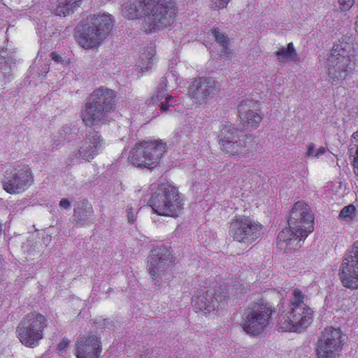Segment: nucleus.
Wrapping results in <instances>:
<instances>
[{"label": "nucleus", "instance_id": "f257e3e1", "mask_svg": "<svg viewBox=\"0 0 358 358\" xmlns=\"http://www.w3.org/2000/svg\"><path fill=\"white\" fill-rule=\"evenodd\" d=\"M176 13L172 0H127L122 8V15L127 19L143 18L142 28L146 33L171 27Z\"/></svg>", "mask_w": 358, "mask_h": 358}, {"label": "nucleus", "instance_id": "f03ea898", "mask_svg": "<svg viewBox=\"0 0 358 358\" xmlns=\"http://www.w3.org/2000/svg\"><path fill=\"white\" fill-rule=\"evenodd\" d=\"M288 227L278 236V246L285 250L301 247V242L314 231V216L310 206L304 201L294 203L288 220Z\"/></svg>", "mask_w": 358, "mask_h": 358}, {"label": "nucleus", "instance_id": "7ed1b4c3", "mask_svg": "<svg viewBox=\"0 0 358 358\" xmlns=\"http://www.w3.org/2000/svg\"><path fill=\"white\" fill-rule=\"evenodd\" d=\"M113 27V16L99 12L90 15L78 26L76 38L84 49L97 48L110 34Z\"/></svg>", "mask_w": 358, "mask_h": 358}, {"label": "nucleus", "instance_id": "20e7f679", "mask_svg": "<svg viewBox=\"0 0 358 358\" xmlns=\"http://www.w3.org/2000/svg\"><path fill=\"white\" fill-rule=\"evenodd\" d=\"M148 204L153 211L162 216L178 217L183 208L182 195L173 182L166 181L151 188Z\"/></svg>", "mask_w": 358, "mask_h": 358}, {"label": "nucleus", "instance_id": "39448f33", "mask_svg": "<svg viewBox=\"0 0 358 358\" xmlns=\"http://www.w3.org/2000/svg\"><path fill=\"white\" fill-rule=\"evenodd\" d=\"M165 150L162 140L140 141L130 151L128 160L136 167L151 169L159 164Z\"/></svg>", "mask_w": 358, "mask_h": 358}, {"label": "nucleus", "instance_id": "423d86ee", "mask_svg": "<svg viewBox=\"0 0 358 358\" xmlns=\"http://www.w3.org/2000/svg\"><path fill=\"white\" fill-rule=\"evenodd\" d=\"M48 320L45 315L34 311L27 314L17 327L16 334L20 341L26 347L36 348L44 337Z\"/></svg>", "mask_w": 358, "mask_h": 358}, {"label": "nucleus", "instance_id": "0eeeda50", "mask_svg": "<svg viewBox=\"0 0 358 358\" xmlns=\"http://www.w3.org/2000/svg\"><path fill=\"white\" fill-rule=\"evenodd\" d=\"M272 314L271 306L262 299L259 300L246 308L241 326L247 334L258 335L268 327Z\"/></svg>", "mask_w": 358, "mask_h": 358}, {"label": "nucleus", "instance_id": "6e6552de", "mask_svg": "<svg viewBox=\"0 0 358 358\" xmlns=\"http://www.w3.org/2000/svg\"><path fill=\"white\" fill-rule=\"evenodd\" d=\"M350 45L341 42L334 44L330 54L327 56V73L329 80L334 83L342 80L351 71V59L348 54Z\"/></svg>", "mask_w": 358, "mask_h": 358}, {"label": "nucleus", "instance_id": "1a4fd4ad", "mask_svg": "<svg viewBox=\"0 0 358 358\" xmlns=\"http://www.w3.org/2000/svg\"><path fill=\"white\" fill-rule=\"evenodd\" d=\"M262 225L245 215H236L230 222L229 234L234 241L251 244L262 234Z\"/></svg>", "mask_w": 358, "mask_h": 358}, {"label": "nucleus", "instance_id": "9d476101", "mask_svg": "<svg viewBox=\"0 0 358 358\" xmlns=\"http://www.w3.org/2000/svg\"><path fill=\"white\" fill-rule=\"evenodd\" d=\"M173 263V255L169 248L158 245L153 248L148 257L147 270L151 278L159 283L166 275L168 269Z\"/></svg>", "mask_w": 358, "mask_h": 358}, {"label": "nucleus", "instance_id": "9b49d317", "mask_svg": "<svg viewBox=\"0 0 358 358\" xmlns=\"http://www.w3.org/2000/svg\"><path fill=\"white\" fill-rule=\"evenodd\" d=\"M338 275L343 285L358 288V240L348 248L339 267Z\"/></svg>", "mask_w": 358, "mask_h": 358}, {"label": "nucleus", "instance_id": "f8f14e48", "mask_svg": "<svg viewBox=\"0 0 358 358\" xmlns=\"http://www.w3.org/2000/svg\"><path fill=\"white\" fill-rule=\"evenodd\" d=\"M34 178L30 169L23 166L6 171L1 180L2 188L10 194L25 192L33 183Z\"/></svg>", "mask_w": 358, "mask_h": 358}, {"label": "nucleus", "instance_id": "ddd939ff", "mask_svg": "<svg viewBox=\"0 0 358 358\" xmlns=\"http://www.w3.org/2000/svg\"><path fill=\"white\" fill-rule=\"evenodd\" d=\"M344 344L343 335L338 328H325L320 338L317 355L319 358H337Z\"/></svg>", "mask_w": 358, "mask_h": 358}, {"label": "nucleus", "instance_id": "4468645a", "mask_svg": "<svg viewBox=\"0 0 358 358\" xmlns=\"http://www.w3.org/2000/svg\"><path fill=\"white\" fill-rule=\"evenodd\" d=\"M291 294L292 310L289 312L301 331L311 323L313 311L303 303L304 295L300 289H293Z\"/></svg>", "mask_w": 358, "mask_h": 358}, {"label": "nucleus", "instance_id": "2eb2a0df", "mask_svg": "<svg viewBox=\"0 0 358 358\" xmlns=\"http://www.w3.org/2000/svg\"><path fill=\"white\" fill-rule=\"evenodd\" d=\"M105 143L97 131L86 135L85 141L79 148L74 150L72 155L80 161L90 162L104 148Z\"/></svg>", "mask_w": 358, "mask_h": 358}, {"label": "nucleus", "instance_id": "dca6fc26", "mask_svg": "<svg viewBox=\"0 0 358 358\" xmlns=\"http://www.w3.org/2000/svg\"><path fill=\"white\" fill-rule=\"evenodd\" d=\"M225 296L222 299L220 294L206 292L205 294L194 296L192 298V305L196 313H202L207 315L213 312L222 308Z\"/></svg>", "mask_w": 358, "mask_h": 358}, {"label": "nucleus", "instance_id": "f3484780", "mask_svg": "<svg viewBox=\"0 0 358 358\" xmlns=\"http://www.w3.org/2000/svg\"><path fill=\"white\" fill-rule=\"evenodd\" d=\"M102 352L101 338L96 335H86L76 341L75 355L77 358H99Z\"/></svg>", "mask_w": 358, "mask_h": 358}, {"label": "nucleus", "instance_id": "a211bd4d", "mask_svg": "<svg viewBox=\"0 0 358 358\" xmlns=\"http://www.w3.org/2000/svg\"><path fill=\"white\" fill-rule=\"evenodd\" d=\"M218 90V83L210 78H198L189 87V94L196 103L206 102L208 97Z\"/></svg>", "mask_w": 358, "mask_h": 358}, {"label": "nucleus", "instance_id": "6ab92c4d", "mask_svg": "<svg viewBox=\"0 0 358 358\" xmlns=\"http://www.w3.org/2000/svg\"><path fill=\"white\" fill-rule=\"evenodd\" d=\"M114 92L106 87H101L93 91L87 101L90 105L96 106L99 108L108 113L114 109Z\"/></svg>", "mask_w": 358, "mask_h": 358}, {"label": "nucleus", "instance_id": "aec40b11", "mask_svg": "<svg viewBox=\"0 0 358 358\" xmlns=\"http://www.w3.org/2000/svg\"><path fill=\"white\" fill-rule=\"evenodd\" d=\"M254 104L250 101L242 102L238 106L239 117L243 123L252 128H257L259 127L262 117L252 108Z\"/></svg>", "mask_w": 358, "mask_h": 358}, {"label": "nucleus", "instance_id": "412c9836", "mask_svg": "<svg viewBox=\"0 0 358 358\" xmlns=\"http://www.w3.org/2000/svg\"><path fill=\"white\" fill-rule=\"evenodd\" d=\"M106 112L87 103L81 112V117L86 126L96 125L101 122Z\"/></svg>", "mask_w": 358, "mask_h": 358}, {"label": "nucleus", "instance_id": "4be33fe9", "mask_svg": "<svg viewBox=\"0 0 358 358\" xmlns=\"http://www.w3.org/2000/svg\"><path fill=\"white\" fill-rule=\"evenodd\" d=\"M83 0H57L52 6V13L59 17H66L73 14L83 3Z\"/></svg>", "mask_w": 358, "mask_h": 358}, {"label": "nucleus", "instance_id": "5701e85b", "mask_svg": "<svg viewBox=\"0 0 358 358\" xmlns=\"http://www.w3.org/2000/svg\"><path fill=\"white\" fill-rule=\"evenodd\" d=\"M165 83H160L155 93L148 100V103L152 105H155L158 102H160L162 112L168 110V106H172L175 103V101H173V103L171 102L169 103L170 101H173V98L172 96L166 94V89L165 88Z\"/></svg>", "mask_w": 358, "mask_h": 358}, {"label": "nucleus", "instance_id": "b1692460", "mask_svg": "<svg viewBox=\"0 0 358 358\" xmlns=\"http://www.w3.org/2000/svg\"><path fill=\"white\" fill-rule=\"evenodd\" d=\"M220 149L226 155L231 156H243L248 151L246 149V143L242 141L229 140L220 143Z\"/></svg>", "mask_w": 358, "mask_h": 358}, {"label": "nucleus", "instance_id": "393cba45", "mask_svg": "<svg viewBox=\"0 0 358 358\" xmlns=\"http://www.w3.org/2000/svg\"><path fill=\"white\" fill-rule=\"evenodd\" d=\"M14 56L8 55L7 50H2L0 52V85H2L9 81L10 78L11 64L13 63Z\"/></svg>", "mask_w": 358, "mask_h": 358}, {"label": "nucleus", "instance_id": "a878e982", "mask_svg": "<svg viewBox=\"0 0 358 358\" xmlns=\"http://www.w3.org/2000/svg\"><path fill=\"white\" fill-rule=\"evenodd\" d=\"M296 322L293 320L289 311L284 312L280 316L278 326L282 331L299 332V328Z\"/></svg>", "mask_w": 358, "mask_h": 358}, {"label": "nucleus", "instance_id": "bb28decb", "mask_svg": "<svg viewBox=\"0 0 358 358\" xmlns=\"http://www.w3.org/2000/svg\"><path fill=\"white\" fill-rule=\"evenodd\" d=\"M275 55L280 62L285 63L292 61H296L299 58L292 43H289L287 47L279 49Z\"/></svg>", "mask_w": 358, "mask_h": 358}, {"label": "nucleus", "instance_id": "cd10ccee", "mask_svg": "<svg viewBox=\"0 0 358 358\" xmlns=\"http://www.w3.org/2000/svg\"><path fill=\"white\" fill-rule=\"evenodd\" d=\"M155 62V50L151 48L142 54L138 62L137 66L141 71L145 72L151 69Z\"/></svg>", "mask_w": 358, "mask_h": 358}, {"label": "nucleus", "instance_id": "c85d7f7f", "mask_svg": "<svg viewBox=\"0 0 358 358\" xmlns=\"http://www.w3.org/2000/svg\"><path fill=\"white\" fill-rule=\"evenodd\" d=\"M357 209L352 204L346 206L341 210L338 217L343 223H350L356 216Z\"/></svg>", "mask_w": 358, "mask_h": 358}, {"label": "nucleus", "instance_id": "c756f323", "mask_svg": "<svg viewBox=\"0 0 358 358\" xmlns=\"http://www.w3.org/2000/svg\"><path fill=\"white\" fill-rule=\"evenodd\" d=\"M237 133V129L231 124H224L222 127L220 133L218 136L219 143L222 141L231 140Z\"/></svg>", "mask_w": 358, "mask_h": 358}, {"label": "nucleus", "instance_id": "7c9ffc66", "mask_svg": "<svg viewBox=\"0 0 358 358\" xmlns=\"http://www.w3.org/2000/svg\"><path fill=\"white\" fill-rule=\"evenodd\" d=\"M327 151L326 148L320 146L317 148L313 143H308L306 145V155L308 157L317 159L324 155Z\"/></svg>", "mask_w": 358, "mask_h": 358}, {"label": "nucleus", "instance_id": "2f4dec72", "mask_svg": "<svg viewBox=\"0 0 358 358\" xmlns=\"http://www.w3.org/2000/svg\"><path fill=\"white\" fill-rule=\"evenodd\" d=\"M355 148L353 166L355 173L358 176V131L354 132L351 138L350 150H353Z\"/></svg>", "mask_w": 358, "mask_h": 358}, {"label": "nucleus", "instance_id": "473e14b6", "mask_svg": "<svg viewBox=\"0 0 358 358\" xmlns=\"http://www.w3.org/2000/svg\"><path fill=\"white\" fill-rule=\"evenodd\" d=\"M339 8L342 11L349 10L355 3V0H338Z\"/></svg>", "mask_w": 358, "mask_h": 358}, {"label": "nucleus", "instance_id": "72a5a7b5", "mask_svg": "<svg viewBox=\"0 0 358 358\" xmlns=\"http://www.w3.org/2000/svg\"><path fill=\"white\" fill-rule=\"evenodd\" d=\"M213 34L216 41L220 43L223 47L227 43V38L224 34H222L218 29H214L213 31Z\"/></svg>", "mask_w": 358, "mask_h": 358}, {"label": "nucleus", "instance_id": "f704fd0d", "mask_svg": "<svg viewBox=\"0 0 358 358\" xmlns=\"http://www.w3.org/2000/svg\"><path fill=\"white\" fill-rule=\"evenodd\" d=\"M230 0H213V8L215 9H222L226 8Z\"/></svg>", "mask_w": 358, "mask_h": 358}, {"label": "nucleus", "instance_id": "c9c22d12", "mask_svg": "<svg viewBox=\"0 0 358 358\" xmlns=\"http://www.w3.org/2000/svg\"><path fill=\"white\" fill-rule=\"evenodd\" d=\"M136 210L129 207L127 210V216L129 222L134 223L136 220Z\"/></svg>", "mask_w": 358, "mask_h": 358}, {"label": "nucleus", "instance_id": "e433bc0d", "mask_svg": "<svg viewBox=\"0 0 358 358\" xmlns=\"http://www.w3.org/2000/svg\"><path fill=\"white\" fill-rule=\"evenodd\" d=\"M69 345V341L67 339H63L57 345V350L59 352L62 353L64 352Z\"/></svg>", "mask_w": 358, "mask_h": 358}, {"label": "nucleus", "instance_id": "4c0bfd02", "mask_svg": "<svg viewBox=\"0 0 358 358\" xmlns=\"http://www.w3.org/2000/svg\"><path fill=\"white\" fill-rule=\"evenodd\" d=\"M59 207L63 210H69L71 208V201L68 199H63L59 202Z\"/></svg>", "mask_w": 358, "mask_h": 358}, {"label": "nucleus", "instance_id": "58836bf2", "mask_svg": "<svg viewBox=\"0 0 358 358\" xmlns=\"http://www.w3.org/2000/svg\"><path fill=\"white\" fill-rule=\"evenodd\" d=\"M31 198H24L20 200V204H24L26 206H34L35 204L34 202H32Z\"/></svg>", "mask_w": 358, "mask_h": 358}, {"label": "nucleus", "instance_id": "ea45409f", "mask_svg": "<svg viewBox=\"0 0 358 358\" xmlns=\"http://www.w3.org/2000/svg\"><path fill=\"white\" fill-rule=\"evenodd\" d=\"M80 211H81V209L79 207H76L74 208V215H73L77 219V222L79 224H82L81 219L80 218Z\"/></svg>", "mask_w": 358, "mask_h": 358}, {"label": "nucleus", "instance_id": "a19ab883", "mask_svg": "<svg viewBox=\"0 0 358 358\" xmlns=\"http://www.w3.org/2000/svg\"><path fill=\"white\" fill-rule=\"evenodd\" d=\"M50 56L52 59L56 62L59 63L62 62V56L56 52H52Z\"/></svg>", "mask_w": 358, "mask_h": 358}, {"label": "nucleus", "instance_id": "79ce46f5", "mask_svg": "<svg viewBox=\"0 0 358 358\" xmlns=\"http://www.w3.org/2000/svg\"><path fill=\"white\" fill-rule=\"evenodd\" d=\"M43 56L42 52L39 51L38 55H37L35 63L36 62H40L41 60H43Z\"/></svg>", "mask_w": 358, "mask_h": 358}, {"label": "nucleus", "instance_id": "37998d69", "mask_svg": "<svg viewBox=\"0 0 358 358\" xmlns=\"http://www.w3.org/2000/svg\"><path fill=\"white\" fill-rule=\"evenodd\" d=\"M47 72H48V71H47V68L45 67V71H44V73H47Z\"/></svg>", "mask_w": 358, "mask_h": 358}, {"label": "nucleus", "instance_id": "c03bdc74", "mask_svg": "<svg viewBox=\"0 0 358 358\" xmlns=\"http://www.w3.org/2000/svg\"><path fill=\"white\" fill-rule=\"evenodd\" d=\"M34 64L31 66V69H34Z\"/></svg>", "mask_w": 358, "mask_h": 358}, {"label": "nucleus", "instance_id": "a18cd8bd", "mask_svg": "<svg viewBox=\"0 0 358 358\" xmlns=\"http://www.w3.org/2000/svg\"><path fill=\"white\" fill-rule=\"evenodd\" d=\"M142 358V357H141Z\"/></svg>", "mask_w": 358, "mask_h": 358}]
</instances>
